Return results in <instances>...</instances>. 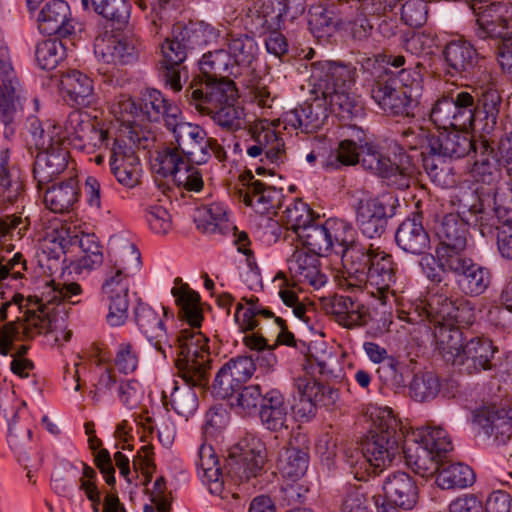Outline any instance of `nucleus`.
I'll list each match as a JSON object with an SVG mask.
<instances>
[{"label": "nucleus", "instance_id": "obj_1", "mask_svg": "<svg viewBox=\"0 0 512 512\" xmlns=\"http://www.w3.org/2000/svg\"><path fill=\"white\" fill-rule=\"evenodd\" d=\"M171 293L180 307L181 317L190 325L177 337L176 366L187 385L205 387L209 381L210 352L208 338L199 331L203 319L200 297L187 284L178 280Z\"/></svg>", "mask_w": 512, "mask_h": 512}, {"label": "nucleus", "instance_id": "obj_2", "mask_svg": "<svg viewBox=\"0 0 512 512\" xmlns=\"http://www.w3.org/2000/svg\"><path fill=\"white\" fill-rule=\"evenodd\" d=\"M168 129L173 133L177 146L165 148L157 153L153 168L164 176L171 177L179 188L190 192L202 190L204 182L199 168L186 161L189 154H195L206 132L198 125L185 122L179 107L170 110Z\"/></svg>", "mask_w": 512, "mask_h": 512}, {"label": "nucleus", "instance_id": "obj_3", "mask_svg": "<svg viewBox=\"0 0 512 512\" xmlns=\"http://www.w3.org/2000/svg\"><path fill=\"white\" fill-rule=\"evenodd\" d=\"M140 264V253L133 244H127L109 255L104 267L101 301L108 308L106 319L111 326H121L128 318V278L139 269Z\"/></svg>", "mask_w": 512, "mask_h": 512}, {"label": "nucleus", "instance_id": "obj_4", "mask_svg": "<svg viewBox=\"0 0 512 512\" xmlns=\"http://www.w3.org/2000/svg\"><path fill=\"white\" fill-rule=\"evenodd\" d=\"M429 322L433 325V335L443 357L455 365L464 349L461 327L474 322L473 308L466 301H452L446 297H435L426 310Z\"/></svg>", "mask_w": 512, "mask_h": 512}, {"label": "nucleus", "instance_id": "obj_5", "mask_svg": "<svg viewBox=\"0 0 512 512\" xmlns=\"http://www.w3.org/2000/svg\"><path fill=\"white\" fill-rule=\"evenodd\" d=\"M361 165L398 189L408 188L416 174L415 164L406 152L399 151L390 158L384 155L379 146L372 143L361 145Z\"/></svg>", "mask_w": 512, "mask_h": 512}, {"label": "nucleus", "instance_id": "obj_6", "mask_svg": "<svg viewBox=\"0 0 512 512\" xmlns=\"http://www.w3.org/2000/svg\"><path fill=\"white\" fill-rule=\"evenodd\" d=\"M297 238L311 253L327 256L336 248L350 244L354 240V230L343 220L329 218L322 225L313 222Z\"/></svg>", "mask_w": 512, "mask_h": 512}, {"label": "nucleus", "instance_id": "obj_7", "mask_svg": "<svg viewBox=\"0 0 512 512\" xmlns=\"http://www.w3.org/2000/svg\"><path fill=\"white\" fill-rule=\"evenodd\" d=\"M401 440L389 434H370L362 443L361 451L347 455V462L355 469L356 477L370 467L383 469L400 453Z\"/></svg>", "mask_w": 512, "mask_h": 512}, {"label": "nucleus", "instance_id": "obj_8", "mask_svg": "<svg viewBox=\"0 0 512 512\" xmlns=\"http://www.w3.org/2000/svg\"><path fill=\"white\" fill-rule=\"evenodd\" d=\"M475 109L474 97L469 92H452L435 102L430 119L439 129H465L472 125Z\"/></svg>", "mask_w": 512, "mask_h": 512}, {"label": "nucleus", "instance_id": "obj_9", "mask_svg": "<svg viewBox=\"0 0 512 512\" xmlns=\"http://www.w3.org/2000/svg\"><path fill=\"white\" fill-rule=\"evenodd\" d=\"M420 80H414L411 87L396 88L390 79L378 78L371 87V98L385 113L408 116L420 96Z\"/></svg>", "mask_w": 512, "mask_h": 512}, {"label": "nucleus", "instance_id": "obj_10", "mask_svg": "<svg viewBox=\"0 0 512 512\" xmlns=\"http://www.w3.org/2000/svg\"><path fill=\"white\" fill-rule=\"evenodd\" d=\"M187 97L199 112L211 114L223 105L237 102L238 91L229 78L204 80L198 85L192 84L187 90Z\"/></svg>", "mask_w": 512, "mask_h": 512}, {"label": "nucleus", "instance_id": "obj_11", "mask_svg": "<svg viewBox=\"0 0 512 512\" xmlns=\"http://www.w3.org/2000/svg\"><path fill=\"white\" fill-rule=\"evenodd\" d=\"M41 145L45 150L38 153L34 162L33 174L39 188L48 184L65 171L68 165V149L60 139L50 134L41 135Z\"/></svg>", "mask_w": 512, "mask_h": 512}, {"label": "nucleus", "instance_id": "obj_12", "mask_svg": "<svg viewBox=\"0 0 512 512\" xmlns=\"http://www.w3.org/2000/svg\"><path fill=\"white\" fill-rule=\"evenodd\" d=\"M265 447L256 437L240 441L227 461L228 474L239 481L255 477L265 462Z\"/></svg>", "mask_w": 512, "mask_h": 512}, {"label": "nucleus", "instance_id": "obj_13", "mask_svg": "<svg viewBox=\"0 0 512 512\" xmlns=\"http://www.w3.org/2000/svg\"><path fill=\"white\" fill-rule=\"evenodd\" d=\"M64 132L60 135L61 127L51 126L46 134H50L54 139H60L64 145L65 139H75L101 148L108 147V132L103 129H97L89 116L79 110L71 112L64 122Z\"/></svg>", "mask_w": 512, "mask_h": 512}, {"label": "nucleus", "instance_id": "obj_14", "mask_svg": "<svg viewBox=\"0 0 512 512\" xmlns=\"http://www.w3.org/2000/svg\"><path fill=\"white\" fill-rule=\"evenodd\" d=\"M356 76V69L351 65L334 61H318L312 64L314 86L321 95H329L340 89H350Z\"/></svg>", "mask_w": 512, "mask_h": 512}, {"label": "nucleus", "instance_id": "obj_15", "mask_svg": "<svg viewBox=\"0 0 512 512\" xmlns=\"http://www.w3.org/2000/svg\"><path fill=\"white\" fill-rule=\"evenodd\" d=\"M309 440L306 434L296 432L279 454L277 468L284 478L296 481L303 477L309 463Z\"/></svg>", "mask_w": 512, "mask_h": 512}, {"label": "nucleus", "instance_id": "obj_16", "mask_svg": "<svg viewBox=\"0 0 512 512\" xmlns=\"http://www.w3.org/2000/svg\"><path fill=\"white\" fill-rule=\"evenodd\" d=\"M109 163L111 172L121 185L134 188L140 183L142 167L131 147L115 139L110 148Z\"/></svg>", "mask_w": 512, "mask_h": 512}, {"label": "nucleus", "instance_id": "obj_17", "mask_svg": "<svg viewBox=\"0 0 512 512\" xmlns=\"http://www.w3.org/2000/svg\"><path fill=\"white\" fill-rule=\"evenodd\" d=\"M495 352L496 348L491 340L481 337L472 338L465 343L454 366L467 375H476L482 371L491 370Z\"/></svg>", "mask_w": 512, "mask_h": 512}, {"label": "nucleus", "instance_id": "obj_18", "mask_svg": "<svg viewBox=\"0 0 512 512\" xmlns=\"http://www.w3.org/2000/svg\"><path fill=\"white\" fill-rule=\"evenodd\" d=\"M255 371L256 365L250 356L232 358L216 374L214 388L222 397H227L247 382Z\"/></svg>", "mask_w": 512, "mask_h": 512}, {"label": "nucleus", "instance_id": "obj_19", "mask_svg": "<svg viewBox=\"0 0 512 512\" xmlns=\"http://www.w3.org/2000/svg\"><path fill=\"white\" fill-rule=\"evenodd\" d=\"M342 249V261L345 269V281L348 286L363 288L369 266L372 262V254L376 247L370 244L368 247L354 244V240Z\"/></svg>", "mask_w": 512, "mask_h": 512}, {"label": "nucleus", "instance_id": "obj_20", "mask_svg": "<svg viewBox=\"0 0 512 512\" xmlns=\"http://www.w3.org/2000/svg\"><path fill=\"white\" fill-rule=\"evenodd\" d=\"M241 182L242 186L237 189V193L246 206L262 215L277 207L280 193L274 187L264 185L250 174L243 176Z\"/></svg>", "mask_w": 512, "mask_h": 512}, {"label": "nucleus", "instance_id": "obj_21", "mask_svg": "<svg viewBox=\"0 0 512 512\" xmlns=\"http://www.w3.org/2000/svg\"><path fill=\"white\" fill-rule=\"evenodd\" d=\"M227 53L237 67V71L230 74L243 79L256 73L259 48L253 37L248 35H228Z\"/></svg>", "mask_w": 512, "mask_h": 512}, {"label": "nucleus", "instance_id": "obj_22", "mask_svg": "<svg viewBox=\"0 0 512 512\" xmlns=\"http://www.w3.org/2000/svg\"><path fill=\"white\" fill-rule=\"evenodd\" d=\"M37 309H27L24 318L21 319L22 339L32 340L36 336L56 331L59 327L56 315V307L44 304L40 297L34 296ZM33 297L27 299L32 302Z\"/></svg>", "mask_w": 512, "mask_h": 512}, {"label": "nucleus", "instance_id": "obj_23", "mask_svg": "<svg viewBox=\"0 0 512 512\" xmlns=\"http://www.w3.org/2000/svg\"><path fill=\"white\" fill-rule=\"evenodd\" d=\"M59 90L63 98L73 105L89 106L95 100L93 80L76 69L61 73Z\"/></svg>", "mask_w": 512, "mask_h": 512}, {"label": "nucleus", "instance_id": "obj_24", "mask_svg": "<svg viewBox=\"0 0 512 512\" xmlns=\"http://www.w3.org/2000/svg\"><path fill=\"white\" fill-rule=\"evenodd\" d=\"M254 144L247 148V154L253 158L265 155L271 162H278L284 155V142L275 128L267 121L256 123L252 129Z\"/></svg>", "mask_w": 512, "mask_h": 512}, {"label": "nucleus", "instance_id": "obj_25", "mask_svg": "<svg viewBox=\"0 0 512 512\" xmlns=\"http://www.w3.org/2000/svg\"><path fill=\"white\" fill-rule=\"evenodd\" d=\"M94 53L104 63L127 64L133 59L135 48L127 38L104 32L95 38Z\"/></svg>", "mask_w": 512, "mask_h": 512}, {"label": "nucleus", "instance_id": "obj_26", "mask_svg": "<svg viewBox=\"0 0 512 512\" xmlns=\"http://www.w3.org/2000/svg\"><path fill=\"white\" fill-rule=\"evenodd\" d=\"M289 271L295 281L306 283L315 289L323 287L327 281L320 270L319 256L305 248L297 249L289 259Z\"/></svg>", "mask_w": 512, "mask_h": 512}, {"label": "nucleus", "instance_id": "obj_27", "mask_svg": "<svg viewBox=\"0 0 512 512\" xmlns=\"http://www.w3.org/2000/svg\"><path fill=\"white\" fill-rule=\"evenodd\" d=\"M69 14V5L65 1L52 0L39 13L38 28L46 35L69 36L74 32V26L68 19Z\"/></svg>", "mask_w": 512, "mask_h": 512}, {"label": "nucleus", "instance_id": "obj_28", "mask_svg": "<svg viewBox=\"0 0 512 512\" xmlns=\"http://www.w3.org/2000/svg\"><path fill=\"white\" fill-rule=\"evenodd\" d=\"M386 205L378 198L360 200L356 221L364 235L369 238L380 237L387 226Z\"/></svg>", "mask_w": 512, "mask_h": 512}, {"label": "nucleus", "instance_id": "obj_29", "mask_svg": "<svg viewBox=\"0 0 512 512\" xmlns=\"http://www.w3.org/2000/svg\"><path fill=\"white\" fill-rule=\"evenodd\" d=\"M407 465L418 475L430 477L438 470L439 455H436L413 434L407 437L402 446Z\"/></svg>", "mask_w": 512, "mask_h": 512}, {"label": "nucleus", "instance_id": "obj_30", "mask_svg": "<svg viewBox=\"0 0 512 512\" xmlns=\"http://www.w3.org/2000/svg\"><path fill=\"white\" fill-rule=\"evenodd\" d=\"M479 38H499V63L502 69L512 77V18L509 23L495 25L492 15L484 13L480 19Z\"/></svg>", "mask_w": 512, "mask_h": 512}, {"label": "nucleus", "instance_id": "obj_31", "mask_svg": "<svg viewBox=\"0 0 512 512\" xmlns=\"http://www.w3.org/2000/svg\"><path fill=\"white\" fill-rule=\"evenodd\" d=\"M395 281L396 270L392 256L377 246L372 254V262L364 280V287H371L379 293H384Z\"/></svg>", "mask_w": 512, "mask_h": 512}, {"label": "nucleus", "instance_id": "obj_32", "mask_svg": "<svg viewBox=\"0 0 512 512\" xmlns=\"http://www.w3.org/2000/svg\"><path fill=\"white\" fill-rule=\"evenodd\" d=\"M484 433L493 437L498 444H505L512 438V408H484L475 416Z\"/></svg>", "mask_w": 512, "mask_h": 512}, {"label": "nucleus", "instance_id": "obj_33", "mask_svg": "<svg viewBox=\"0 0 512 512\" xmlns=\"http://www.w3.org/2000/svg\"><path fill=\"white\" fill-rule=\"evenodd\" d=\"M428 148L436 154L449 158H461L472 149L477 152V146L468 133L460 131L440 132L431 136Z\"/></svg>", "mask_w": 512, "mask_h": 512}, {"label": "nucleus", "instance_id": "obj_34", "mask_svg": "<svg viewBox=\"0 0 512 512\" xmlns=\"http://www.w3.org/2000/svg\"><path fill=\"white\" fill-rule=\"evenodd\" d=\"M162 315L149 305H140L136 310V322L149 341H155L154 346L165 355L163 344L171 345L164 327L163 318L166 316L165 307H161Z\"/></svg>", "mask_w": 512, "mask_h": 512}, {"label": "nucleus", "instance_id": "obj_35", "mask_svg": "<svg viewBox=\"0 0 512 512\" xmlns=\"http://www.w3.org/2000/svg\"><path fill=\"white\" fill-rule=\"evenodd\" d=\"M383 491L387 500L406 510L412 509L417 502L416 484L406 472L398 471L389 475L384 482Z\"/></svg>", "mask_w": 512, "mask_h": 512}, {"label": "nucleus", "instance_id": "obj_36", "mask_svg": "<svg viewBox=\"0 0 512 512\" xmlns=\"http://www.w3.org/2000/svg\"><path fill=\"white\" fill-rule=\"evenodd\" d=\"M396 242L402 250L414 255L426 254L430 249V237L419 217L408 218L400 224Z\"/></svg>", "mask_w": 512, "mask_h": 512}, {"label": "nucleus", "instance_id": "obj_37", "mask_svg": "<svg viewBox=\"0 0 512 512\" xmlns=\"http://www.w3.org/2000/svg\"><path fill=\"white\" fill-rule=\"evenodd\" d=\"M259 414L262 424L270 431L280 432L289 428L288 406L277 390L264 395Z\"/></svg>", "mask_w": 512, "mask_h": 512}, {"label": "nucleus", "instance_id": "obj_38", "mask_svg": "<svg viewBox=\"0 0 512 512\" xmlns=\"http://www.w3.org/2000/svg\"><path fill=\"white\" fill-rule=\"evenodd\" d=\"M444 60L451 75H462L473 69L477 52L467 41L457 39L448 42L443 51Z\"/></svg>", "mask_w": 512, "mask_h": 512}, {"label": "nucleus", "instance_id": "obj_39", "mask_svg": "<svg viewBox=\"0 0 512 512\" xmlns=\"http://www.w3.org/2000/svg\"><path fill=\"white\" fill-rule=\"evenodd\" d=\"M328 311L344 327L364 325L369 318V309L348 296H335L330 301Z\"/></svg>", "mask_w": 512, "mask_h": 512}, {"label": "nucleus", "instance_id": "obj_40", "mask_svg": "<svg viewBox=\"0 0 512 512\" xmlns=\"http://www.w3.org/2000/svg\"><path fill=\"white\" fill-rule=\"evenodd\" d=\"M78 182L72 178L48 188L44 194L46 207L54 213L71 211L79 200Z\"/></svg>", "mask_w": 512, "mask_h": 512}, {"label": "nucleus", "instance_id": "obj_41", "mask_svg": "<svg viewBox=\"0 0 512 512\" xmlns=\"http://www.w3.org/2000/svg\"><path fill=\"white\" fill-rule=\"evenodd\" d=\"M326 117V113L319 103H305L300 108L288 111L284 115L286 127L312 133L319 129Z\"/></svg>", "mask_w": 512, "mask_h": 512}, {"label": "nucleus", "instance_id": "obj_42", "mask_svg": "<svg viewBox=\"0 0 512 512\" xmlns=\"http://www.w3.org/2000/svg\"><path fill=\"white\" fill-rule=\"evenodd\" d=\"M84 290L77 282L56 283L54 280L46 282L41 292L40 300L52 307L61 302L79 305L83 302Z\"/></svg>", "mask_w": 512, "mask_h": 512}, {"label": "nucleus", "instance_id": "obj_43", "mask_svg": "<svg viewBox=\"0 0 512 512\" xmlns=\"http://www.w3.org/2000/svg\"><path fill=\"white\" fill-rule=\"evenodd\" d=\"M436 472V484L441 489L466 488L475 481L473 470L462 463H444Z\"/></svg>", "mask_w": 512, "mask_h": 512}, {"label": "nucleus", "instance_id": "obj_44", "mask_svg": "<svg viewBox=\"0 0 512 512\" xmlns=\"http://www.w3.org/2000/svg\"><path fill=\"white\" fill-rule=\"evenodd\" d=\"M470 173L475 181L484 184H492L499 180L500 166L492 148L484 143L480 144V154L475 160Z\"/></svg>", "mask_w": 512, "mask_h": 512}, {"label": "nucleus", "instance_id": "obj_45", "mask_svg": "<svg viewBox=\"0 0 512 512\" xmlns=\"http://www.w3.org/2000/svg\"><path fill=\"white\" fill-rule=\"evenodd\" d=\"M466 225L458 215H445L436 228V234L440 239L439 246H449L456 249L466 248Z\"/></svg>", "mask_w": 512, "mask_h": 512}, {"label": "nucleus", "instance_id": "obj_46", "mask_svg": "<svg viewBox=\"0 0 512 512\" xmlns=\"http://www.w3.org/2000/svg\"><path fill=\"white\" fill-rule=\"evenodd\" d=\"M185 37L182 36L181 25L173 28L172 35L161 45V65L165 70L177 68L187 57L189 50Z\"/></svg>", "mask_w": 512, "mask_h": 512}, {"label": "nucleus", "instance_id": "obj_47", "mask_svg": "<svg viewBox=\"0 0 512 512\" xmlns=\"http://www.w3.org/2000/svg\"><path fill=\"white\" fill-rule=\"evenodd\" d=\"M173 107L178 106L176 104L169 103L160 91L149 89L142 97V104L140 107L141 122L145 120L157 122L163 118L165 125L168 128L169 114Z\"/></svg>", "mask_w": 512, "mask_h": 512}, {"label": "nucleus", "instance_id": "obj_48", "mask_svg": "<svg viewBox=\"0 0 512 512\" xmlns=\"http://www.w3.org/2000/svg\"><path fill=\"white\" fill-rule=\"evenodd\" d=\"M313 214L307 203L301 199H296L285 206L281 221L288 230L293 231L299 237L302 231L314 222Z\"/></svg>", "mask_w": 512, "mask_h": 512}, {"label": "nucleus", "instance_id": "obj_49", "mask_svg": "<svg viewBox=\"0 0 512 512\" xmlns=\"http://www.w3.org/2000/svg\"><path fill=\"white\" fill-rule=\"evenodd\" d=\"M458 276V285L466 295H481L490 285L489 271L473 261Z\"/></svg>", "mask_w": 512, "mask_h": 512}, {"label": "nucleus", "instance_id": "obj_50", "mask_svg": "<svg viewBox=\"0 0 512 512\" xmlns=\"http://www.w3.org/2000/svg\"><path fill=\"white\" fill-rule=\"evenodd\" d=\"M199 468L202 473V481L208 486L212 494L219 495L223 491L222 473L218 459L212 449L202 447L200 450Z\"/></svg>", "mask_w": 512, "mask_h": 512}, {"label": "nucleus", "instance_id": "obj_51", "mask_svg": "<svg viewBox=\"0 0 512 512\" xmlns=\"http://www.w3.org/2000/svg\"><path fill=\"white\" fill-rule=\"evenodd\" d=\"M197 227L207 234L224 233L229 228L227 213L217 203L204 208L196 219Z\"/></svg>", "mask_w": 512, "mask_h": 512}, {"label": "nucleus", "instance_id": "obj_52", "mask_svg": "<svg viewBox=\"0 0 512 512\" xmlns=\"http://www.w3.org/2000/svg\"><path fill=\"white\" fill-rule=\"evenodd\" d=\"M81 256L77 261L81 270H93L99 267L104 260L103 247L94 234H82L79 238Z\"/></svg>", "mask_w": 512, "mask_h": 512}, {"label": "nucleus", "instance_id": "obj_53", "mask_svg": "<svg viewBox=\"0 0 512 512\" xmlns=\"http://www.w3.org/2000/svg\"><path fill=\"white\" fill-rule=\"evenodd\" d=\"M340 28L350 34L355 41H364L372 33V25L368 22L365 13L359 8H350L349 12L343 11Z\"/></svg>", "mask_w": 512, "mask_h": 512}, {"label": "nucleus", "instance_id": "obj_54", "mask_svg": "<svg viewBox=\"0 0 512 512\" xmlns=\"http://www.w3.org/2000/svg\"><path fill=\"white\" fill-rule=\"evenodd\" d=\"M372 421L370 434H389L391 437L402 438L399 421L388 407L372 408L369 412Z\"/></svg>", "mask_w": 512, "mask_h": 512}, {"label": "nucleus", "instance_id": "obj_55", "mask_svg": "<svg viewBox=\"0 0 512 512\" xmlns=\"http://www.w3.org/2000/svg\"><path fill=\"white\" fill-rule=\"evenodd\" d=\"M439 390V379L432 372L416 374L409 384L410 396L418 402H425L435 398Z\"/></svg>", "mask_w": 512, "mask_h": 512}, {"label": "nucleus", "instance_id": "obj_56", "mask_svg": "<svg viewBox=\"0 0 512 512\" xmlns=\"http://www.w3.org/2000/svg\"><path fill=\"white\" fill-rule=\"evenodd\" d=\"M113 363L116 370L124 375L137 371L140 364V352L131 341L120 342L115 350Z\"/></svg>", "mask_w": 512, "mask_h": 512}, {"label": "nucleus", "instance_id": "obj_57", "mask_svg": "<svg viewBox=\"0 0 512 512\" xmlns=\"http://www.w3.org/2000/svg\"><path fill=\"white\" fill-rule=\"evenodd\" d=\"M200 70L205 80L228 78L227 52L219 49L204 54L200 60Z\"/></svg>", "mask_w": 512, "mask_h": 512}, {"label": "nucleus", "instance_id": "obj_58", "mask_svg": "<svg viewBox=\"0 0 512 512\" xmlns=\"http://www.w3.org/2000/svg\"><path fill=\"white\" fill-rule=\"evenodd\" d=\"M414 434L416 435V439L422 441L424 445L428 446L440 457L453 448L450 437L442 427L426 426L418 429Z\"/></svg>", "mask_w": 512, "mask_h": 512}, {"label": "nucleus", "instance_id": "obj_59", "mask_svg": "<svg viewBox=\"0 0 512 512\" xmlns=\"http://www.w3.org/2000/svg\"><path fill=\"white\" fill-rule=\"evenodd\" d=\"M91 4L96 13L113 22L124 24L130 17L128 0H91Z\"/></svg>", "mask_w": 512, "mask_h": 512}, {"label": "nucleus", "instance_id": "obj_60", "mask_svg": "<svg viewBox=\"0 0 512 512\" xmlns=\"http://www.w3.org/2000/svg\"><path fill=\"white\" fill-rule=\"evenodd\" d=\"M361 163V148L358 149L355 142L345 139L330 154L326 166L332 169H338L341 166H351Z\"/></svg>", "mask_w": 512, "mask_h": 512}, {"label": "nucleus", "instance_id": "obj_61", "mask_svg": "<svg viewBox=\"0 0 512 512\" xmlns=\"http://www.w3.org/2000/svg\"><path fill=\"white\" fill-rule=\"evenodd\" d=\"M181 31L189 49L202 48L208 44L216 42L219 38V31L205 23H200L193 27L181 26Z\"/></svg>", "mask_w": 512, "mask_h": 512}, {"label": "nucleus", "instance_id": "obj_62", "mask_svg": "<svg viewBox=\"0 0 512 512\" xmlns=\"http://www.w3.org/2000/svg\"><path fill=\"white\" fill-rule=\"evenodd\" d=\"M110 112L118 121L130 127L137 126L141 122L140 109L127 95H120L116 98L110 106Z\"/></svg>", "mask_w": 512, "mask_h": 512}, {"label": "nucleus", "instance_id": "obj_63", "mask_svg": "<svg viewBox=\"0 0 512 512\" xmlns=\"http://www.w3.org/2000/svg\"><path fill=\"white\" fill-rule=\"evenodd\" d=\"M213 120L227 130H239L244 127V109L232 102L215 109L210 114Z\"/></svg>", "mask_w": 512, "mask_h": 512}, {"label": "nucleus", "instance_id": "obj_64", "mask_svg": "<svg viewBox=\"0 0 512 512\" xmlns=\"http://www.w3.org/2000/svg\"><path fill=\"white\" fill-rule=\"evenodd\" d=\"M495 212L502 223L498 233V249L503 257L512 259V209L498 206Z\"/></svg>", "mask_w": 512, "mask_h": 512}]
</instances>
